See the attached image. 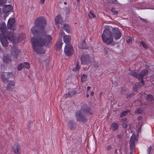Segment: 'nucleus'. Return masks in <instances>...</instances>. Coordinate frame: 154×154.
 <instances>
[{"label":"nucleus","mask_w":154,"mask_h":154,"mask_svg":"<svg viewBox=\"0 0 154 154\" xmlns=\"http://www.w3.org/2000/svg\"><path fill=\"white\" fill-rule=\"evenodd\" d=\"M46 22L44 18L38 17L34 22V26L31 29L32 34L35 37L31 40L32 47L34 51L39 54H43L44 50L42 47L44 45L48 47L51 45L52 40L51 35H46L44 31Z\"/></svg>","instance_id":"obj_1"},{"label":"nucleus","mask_w":154,"mask_h":154,"mask_svg":"<svg viewBox=\"0 0 154 154\" xmlns=\"http://www.w3.org/2000/svg\"><path fill=\"white\" fill-rule=\"evenodd\" d=\"M107 28L104 29L102 35L103 42L106 44L110 45L113 42L112 32L110 31V26H108Z\"/></svg>","instance_id":"obj_2"},{"label":"nucleus","mask_w":154,"mask_h":154,"mask_svg":"<svg viewBox=\"0 0 154 154\" xmlns=\"http://www.w3.org/2000/svg\"><path fill=\"white\" fill-rule=\"evenodd\" d=\"M75 116L77 121L83 123L86 122L88 121L86 114L83 113L81 110H78L75 112Z\"/></svg>","instance_id":"obj_3"},{"label":"nucleus","mask_w":154,"mask_h":154,"mask_svg":"<svg viewBox=\"0 0 154 154\" xmlns=\"http://www.w3.org/2000/svg\"><path fill=\"white\" fill-rule=\"evenodd\" d=\"M1 79L2 81L4 83L8 82L9 80L14 79V75L12 72H3L1 75Z\"/></svg>","instance_id":"obj_4"},{"label":"nucleus","mask_w":154,"mask_h":154,"mask_svg":"<svg viewBox=\"0 0 154 154\" xmlns=\"http://www.w3.org/2000/svg\"><path fill=\"white\" fill-rule=\"evenodd\" d=\"M110 28H112V34L113 37L115 39L117 40L119 39L122 35V34L119 31V29L118 28L115 27L112 28L110 26Z\"/></svg>","instance_id":"obj_5"},{"label":"nucleus","mask_w":154,"mask_h":154,"mask_svg":"<svg viewBox=\"0 0 154 154\" xmlns=\"http://www.w3.org/2000/svg\"><path fill=\"white\" fill-rule=\"evenodd\" d=\"M137 141L138 138L135 135H133V134L129 141L130 147L131 152L134 151L135 148V142H137Z\"/></svg>","instance_id":"obj_6"},{"label":"nucleus","mask_w":154,"mask_h":154,"mask_svg":"<svg viewBox=\"0 0 154 154\" xmlns=\"http://www.w3.org/2000/svg\"><path fill=\"white\" fill-rule=\"evenodd\" d=\"M81 109L86 115H91L92 114V110L91 107L88 105L84 104L81 107Z\"/></svg>","instance_id":"obj_7"},{"label":"nucleus","mask_w":154,"mask_h":154,"mask_svg":"<svg viewBox=\"0 0 154 154\" xmlns=\"http://www.w3.org/2000/svg\"><path fill=\"white\" fill-rule=\"evenodd\" d=\"M81 61L82 64H87L90 62L91 59L89 54H83L81 57Z\"/></svg>","instance_id":"obj_8"},{"label":"nucleus","mask_w":154,"mask_h":154,"mask_svg":"<svg viewBox=\"0 0 154 154\" xmlns=\"http://www.w3.org/2000/svg\"><path fill=\"white\" fill-rule=\"evenodd\" d=\"M64 52L68 56L72 54L73 48L70 45H65L64 47Z\"/></svg>","instance_id":"obj_9"},{"label":"nucleus","mask_w":154,"mask_h":154,"mask_svg":"<svg viewBox=\"0 0 154 154\" xmlns=\"http://www.w3.org/2000/svg\"><path fill=\"white\" fill-rule=\"evenodd\" d=\"M21 52V50L18 49L17 47H14L12 48L11 51V55L15 58H17L18 55Z\"/></svg>","instance_id":"obj_10"},{"label":"nucleus","mask_w":154,"mask_h":154,"mask_svg":"<svg viewBox=\"0 0 154 154\" xmlns=\"http://www.w3.org/2000/svg\"><path fill=\"white\" fill-rule=\"evenodd\" d=\"M14 19L13 18L9 19L8 21L7 26L8 29L11 31H14Z\"/></svg>","instance_id":"obj_11"},{"label":"nucleus","mask_w":154,"mask_h":154,"mask_svg":"<svg viewBox=\"0 0 154 154\" xmlns=\"http://www.w3.org/2000/svg\"><path fill=\"white\" fill-rule=\"evenodd\" d=\"M68 126L71 130H74L76 127V123L73 120H71L68 122Z\"/></svg>","instance_id":"obj_12"},{"label":"nucleus","mask_w":154,"mask_h":154,"mask_svg":"<svg viewBox=\"0 0 154 154\" xmlns=\"http://www.w3.org/2000/svg\"><path fill=\"white\" fill-rule=\"evenodd\" d=\"M13 7L11 5H6L3 7V12L5 14H7L9 12L11 11Z\"/></svg>","instance_id":"obj_13"},{"label":"nucleus","mask_w":154,"mask_h":154,"mask_svg":"<svg viewBox=\"0 0 154 154\" xmlns=\"http://www.w3.org/2000/svg\"><path fill=\"white\" fill-rule=\"evenodd\" d=\"M7 36L8 40H9L10 41L14 43H15L16 42L14 40V35L13 32H9L7 33Z\"/></svg>","instance_id":"obj_14"},{"label":"nucleus","mask_w":154,"mask_h":154,"mask_svg":"<svg viewBox=\"0 0 154 154\" xmlns=\"http://www.w3.org/2000/svg\"><path fill=\"white\" fill-rule=\"evenodd\" d=\"M136 8L138 9H154V8H147L146 7L144 4L142 3H138L136 5Z\"/></svg>","instance_id":"obj_15"},{"label":"nucleus","mask_w":154,"mask_h":154,"mask_svg":"<svg viewBox=\"0 0 154 154\" xmlns=\"http://www.w3.org/2000/svg\"><path fill=\"white\" fill-rule=\"evenodd\" d=\"M11 61V59L10 56L8 54L3 55V61L5 63H9Z\"/></svg>","instance_id":"obj_16"},{"label":"nucleus","mask_w":154,"mask_h":154,"mask_svg":"<svg viewBox=\"0 0 154 154\" xmlns=\"http://www.w3.org/2000/svg\"><path fill=\"white\" fill-rule=\"evenodd\" d=\"M55 22L56 23L60 24H63L64 20H63L61 17L60 15H57L56 16L55 18Z\"/></svg>","instance_id":"obj_17"},{"label":"nucleus","mask_w":154,"mask_h":154,"mask_svg":"<svg viewBox=\"0 0 154 154\" xmlns=\"http://www.w3.org/2000/svg\"><path fill=\"white\" fill-rule=\"evenodd\" d=\"M14 84L12 81H9L7 85V88L8 91H12L14 88Z\"/></svg>","instance_id":"obj_18"},{"label":"nucleus","mask_w":154,"mask_h":154,"mask_svg":"<svg viewBox=\"0 0 154 154\" xmlns=\"http://www.w3.org/2000/svg\"><path fill=\"white\" fill-rule=\"evenodd\" d=\"M70 40V37L68 35H65L63 37V41L66 45H70L69 43Z\"/></svg>","instance_id":"obj_19"},{"label":"nucleus","mask_w":154,"mask_h":154,"mask_svg":"<svg viewBox=\"0 0 154 154\" xmlns=\"http://www.w3.org/2000/svg\"><path fill=\"white\" fill-rule=\"evenodd\" d=\"M0 30L2 33H5L6 32V24L5 22H2L0 24Z\"/></svg>","instance_id":"obj_20"},{"label":"nucleus","mask_w":154,"mask_h":154,"mask_svg":"<svg viewBox=\"0 0 154 154\" xmlns=\"http://www.w3.org/2000/svg\"><path fill=\"white\" fill-rule=\"evenodd\" d=\"M13 149L15 153L17 154H18L19 153V150L20 149V145L17 143H15L13 147Z\"/></svg>","instance_id":"obj_21"},{"label":"nucleus","mask_w":154,"mask_h":154,"mask_svg":"<svg viewBox=\"0 0 154 154\" xmlns=\"http://www.w3.org/2000/svg\"><path fill=\"white\" fill-rule=\"evenodd\" d=\"M63 42L62 39H60L57 41L56 43V48L57 50H60L62 47Z\"/></svg>","instance_id":"obj_22"},{"label":"nucleus","mask_w":154,"mask_h":154,"mask_svg":"<svg viewBox=\"0 0 154 154\" xmlns=\"http://www.w3.org/2000/svg\"><path fill=\"white\" fill-rule=\"evenodd\" d=\"M148 73V70L146 69H144L141 71L140 73L139 74V76L141 78H143L144 76H146Z\"/></svg>","instance_id":"obj_23"},{"label":"nucleus","mask_w":154,"mask_h":154,"mask_svg":"<svg viewBox=\"0 0 154 154\" xmlns=\"http://www.w3.org/2000/svg\"><path fill=\"white\" fill-rule=\"evenodd\" d=\"M111 129L113 131H115L118 130V126L117 124L116 123H113L111 124Z\"/></svg>","instance_id":"obj_24"},{"label":"nucleus","mask_w":154,"mask_h":154,"mask_svg":"<svg viewBox=\"0 0 154 154\" xmlns=\"http://www.w3.org/2000/svg\"><path fill=\"white\" fill-rule=\"evenodd\" d=\"M130 112V111L129 110H126L122 111L120 114V117L122 118L125 116Z\"/></svg>","instance_id":"obj_25"},{"label":"nucleus","mask_w":154,"mask_h":154,"mask_svg":"<svg viewBox=\"0 0 154 154\" xmlns=\"http://www.w3.org/2000/svg\"><path fill=\"white\" fill-rule=\"evenodd\" d=\"M129 74L131 76L134 77L137 79H138L140 77L139 76V74L138 75L137 72H136L133 71L129 73Z\"/></svg>","instance_id":"obj_26"},{"label":"nucleus","mask_w":154,"mask_h":154,"mask_svg":"<svg viewBox=\"0 0 154 154\" xmlns=\"http://www.w3.org/2000/svg\"><path fill=\"white\" fill-rule=\"evenodd\" d=\"M7 39V36L4 33L0 34V41L1 42H3V41H4Z\"/></svg>","instance_id":"obj_27"},{"label":"nucleus","mask_w":154,"mask_h":154,"mask_svg":"<svg viewBox=\"0 0 154 154\" xmlns=\"http://www.w3.org/2000/svg\"><path fill=\"white\" fill-rule=\"evenodd\" d=\"M63 29L68 33H69V25L66 23L64 24L63 26Z\"/></svg>","instance_id":"obj_28"},{"label":"nucleus","mask_w":154,"mask_h":154,"mask_svg":"<svg viewBox=\"0 0 154 154\" xmlns=\"http://www.w3.org/2000/svg\"><path fill=\"white\" fill-rule=\"evenodd\" d=\"M81 48L82 49H86L87 48V46H86L85 39L83 40L81 44Z\"/></svg>","instance_id":"obj_29"},{"label":"nucleus","mask_w":154,"mask_h":154,"mask_svg":"<svg viewBox=\"0 0 154 154\" xmlns=\"http://www.w3.org/2000/svg\"><path fill=\"white\" fill-rule=\"evenodd\" d=\"M146 98L148 101H152L153 99V96L151 94H148L146 95Z\"/></svg>","instance_id":"obj_30"},{"label":"nucleus","mask_w":154,"mask_h":154,"mask_svg":"<svg viewBox=\"0 0 154 154\" xmlns=\"http://www.w3.org/2000/svg\"><path fill=\"white\" fill-rule=\"evenodd\" d=\"M23 68L25 67L27 69H29L30 67L29 63L27 62H24L23 63Z\"/></svg>","instance_id":"obj_31"},{"label":"nucleus","mask_w":154,"mask_h":154,"mask_svg":"<svg viewBox=\"0 0 154 154\" xmlns=\"http://www.w3.org/2000/svg\"><path fill=\"white\" fill-rule=\"evenodd\" d=\"M88 16L90 18L92 19L95 17V16L92 12L91 10H90L89 13L88 14Z\"/></svg>","instance_id":"obj_32"},{"label":"nucleus","mask_w":154,"mask_h":154,"mask_svg":"<svg viewBox=\"0 0 154 154\" xmlns=\"http://www.w3.org/2000/svg\"><path fill=\"white\" fill-rule=\"evenodd\" d=\"M23 68V63H21L19 64L17 67V69L18 71H20Z\"/></svg>","instance_id":"obj_33"},{"label":"nucleus","mask_w":154,"mask_h":154,"mask_svg":"<svg viewBox=\"0 0 154 154\" xmlns=\"http://www.w3.org/2000/svg\"><path fill=\"white\" fill-rule=\"evenodd\" d=\"M87 77V75L83 74L81 77V81L82 82H85L86 80V79Z\"/></svg>","instance_id":"obj_34"},{"label":"nucleus","mask_w":154,"mask_h":154,"mask_svg":"<svg viewBox=\"0 0 154 154\" xmlns=\"http://www.w3.org/2000/svg\"><path fill=\"white\" fill-rule=\"evenodd\" d=\"M140 86V85L139 84H136L133 87V90L135 91H137L138 88Z\"/></svg>","instance_id":"obj_35"},{"label":"nucleus","mask_w":154,"mask_h":154,"mask_svg":"<svg viewBox=\"0 0 154 154\" xmlns=\"http://www.w3.org/2000/svg\"><path fill=\"white\" fill-rule=\"evenodd\" d=\"M75 93L76 92L75 91L71 90L68 92V94L69 97H71L75 95Z\"/></svg>","instance_id":"obj_36"},{"label":"nucleus","mask_w":154,"mask_h":154,"mask_svg":"<svg viewBox=\"0 0 154 154\" xmlns=\"http://www.w3.org/2000/svg\"><path fill=\"white\" fill-rule=\"evenodd\" d=\"M80 68V66L78 63H77L75 67L72 69V71L74 72L77 71Z\"/></svg>","instance_id":"obj_37"},{"label":"nucleus","mask_w":154,"mask_h":154,"mask_svg":"<svg viewBox=\"0 0 154 154\" xmlns=\"http://www.w3.org/2000/svg\"><path fill=\"white\" fill-rule=\"evenodd\" d=\"M111 11L113 15H117L118 14V11H116L114 8H112L111 9Z\"/></svg>","instance_id":"obj_38"},{"label":"nucleus","mask_w":154,"mask_h":154,"mask_svg":"<svg viewBox=\"0 0 154 154\" xmlns=\"http://www.w3.org/2000/svg\"><path fill=\"white\" fill-rule=\"evenodd\" d=\"M2 45L4 47H6L8 45V43L7 42V39L3 41V42H1Z\"/></svg>","instance_id":"obj_39"},{"label":"nucleus","mask_w":154,"mask_h":154,"mask_svg":"<svg viewBox=\"0 0 154 154\" xmlns=\"http://www.w3.org/2000/svg\"><path fill=\"white\" fill-rule=\"evenodd\" d=\"M143 110L140 108H139L135 111V113L137 114H140L142 113Z\"/></svg>","instance_id":"obj_40"},{"label":"nucleus","mask_w":154,"mask_h":154,"mask_svg":"<svg viewBox=\"0 0 154 154\" xmlns=\"http://www.w3.org/2000/svg\"><path fill=\"white\" fill-rule=\"evenodd\" d=\"M126 42L128 43H131L132 42V38L130 36H128L126 38Z\"/></svg>","instance_id":"obj_41"},{"label":"nucleus","mask_w":154,"mask_h":154,"mask_svg":"<svg viewBox=\"0 0 154 154\" xmlns=\"http://www.w3.org/2000/svg\"><path fill=\"white\" fill-rule=\"evenodd\" d=\"M135 95V94L134 93H131L130 94H128L126 97V98L127 99L131 98V97L134 96Z\"/></svg>","instance_id":"obj_42"},{"label":"nucleus","mask_w":154,"mask_h":154,"mask_svg":"<svg viewBox=\"0 0 154 154\" xmlns=\"http://www.w3.org/2000/svg\"><path fill=\"white\" fill-rule=\"evenodd\" d=\"M140 43L143 48H148V46L143 41H141L140 42Z\"/></svg>","instance_id":"obj_43"},{"label":"nucleus","mask_w":154,"mask_h":154,"mask_svg":"<svg viewBox=\"0 0 154 154\" xmlns=\"http://www.w3.org/2000/svg\"><path fill=\"white\" fill-rule=\"evenodd\" d=\"M142 83V84L143 85H144L145 84V83H144L143 80V78L140 77L138 79Z\"/></svg>","instance_id":"obj_44"},{"label":"nucleus","mask_w":154,"mask_h":154,"mask_svg":"<svg viewBox=\"0 0 154 154\" xmlns=\"http://www.w3.org/2000/svg\"><path fill=\"white\" fill-rule=\"evenodd\" d=\"M126 91L127 89L126 88H122L121 91V93L122 94H123L126 92Z\"/></svg>","instance_id":"obj_45"},{"label":"nucleus","mask_w":154,"mask_h":154,"mask_svg":"<svg viewBox=\"0 0 154 154\" xmlns=\"http://www.w3.org/2000/svg\"><path fill=\"white\" fill-rule=\"evenodd\" d=\"M64 11L65 13L67 14V15H68V14H69V13L70 12V10L69 9L67 8H65Z\"/></svg>","instance_id":"obj_46"},{"label":"nucleus","mask_w":154,"mask_h":154,"mask_svg":"<svg viewBox=\"0 0 154 154\" xmlns=\"http://www.w3.org/2000/svg\"><path fill=\"white\" fill-rule=\"evenodd\" d=\"M5 0H0V5L3 6L5 4Z\"/></svg>","instance_id":"obj_47"},{"label":"nucleus","mask_w":154,"mask_h":154,"mask_svg":"<svg viewBox=\"0 0 154 154\" xmlns=\"http://www.w3.org/2000/svg\"><path fill=\"white\" fill-rule=\"evenodd\" d=\"M122 127L124 128H126L128 127L127 124L126 123H124L122 124Z\"/></svg>","instance_id":"obj_48"},{"label":"nucleus","mask_w":154,"mask_h":154,"mask_svg":"<svg viewBox=\"0 0 154 154\" xmlns=\"http://www.w3.org/2000/svg\"><path fill=\"white\" fill-rule=\"evenodd\" d=\"M111 3L116 4L117 3V0H111Z\"/></svg>","instance_id":"obj_49"},{"label":"nucleus","mask_w":154,"mask_h":154,"mask_svg":"<svg viewBox=\"0 0 154 154\" xmlns=\"http://www.w3.org/2000/svg\"><path fill=\"white\" fill-rule=\"evenodd\" d=\"M152 149V147L150 146L149 148H148L147 149V152L148 153V154H149L150 152Z\"/></svg>","instance_id":"obj_50"},{"label":"nucleus","mask_w":154,"mask_h":154,"mask_svg":"<svg viewBox=\"0 0 154 154\" xmlns=\"http://www.w3.org/2000/svg\"><path fill=\"white\" fill-rule=\"evenodd\" d=\"M112 148L111 146L109 145L106 147V149L107 150H110Z\"/></svg>","instance_id":"obj_51"},{"label":"nucleus","mask_w":154,"mask_h":154,"mask_svg":"<svg viewBox=\"0 0 154 154\" xmlns=\"http://www.w3.org/2000/svg\"><path fill=\"white\" fill-rule=\"evenodd\" d=\"M142 117L141 116H139L137 117V119L138 120H140L142 119Z\"/></svg>","instance_id":"obj_52"},{"label":"nucleus","mask_w":154,"mask_h":154,"mask_svg":"<svg viewBox=\"0 0 154 154\" xmlns=\"http://www.w3.org/2000/svg\"><path fill=\"white\" fill-rule=\"evenodd\" d=\"M117 137L118 138L120 139L121 137V135L119 134H118L117 135Z\"/></svg>","instance_id":"obj_53"},{"label":"nucleus","mask_w":154,"mask_h":154,"mask_svg":"<svg viewBox=\"0 0 154 154\" xmlns=\"http://www.w3.org/2000/svg\"><path fill=\"white\" fill-rule=\"evenodd\" d=\"M45 0H40V2L41 4H43L45 1Z\"/></svg>","instance_id":"obj_54"},{"label":"nucleus","mask_w":154,"mask_h":154,"mask_svg":"<svg viewBox=\"0 0 154 154\" xmlns=\"http://www.w3.org/2000/svg\"><path fill=\"white\" fill-rule=\"evenodd\" d=\"M104 52L106 54H107L108 53V51L106 49H105L104 50Z\"/></svg>","instance_id":"obj_55"},{"label":"nucleus","mask_w":154,"mask_h":154,"mask_svg":"<svg viewBox=\"0 0 154 154\" xmlns=\"http://www.w3.org/2000/svg\"><path fill=\"white\" fill-rule=\"evenodd\" d=\"M141 20L143 22H147L146 20L144 19H143V18H142Z\"/></svg>","instance_id":"obj_56"},{"label":"nucleus","mask_w":154,"mask_h":154,"mask_svg":"<svg viewBox=\"0 0 154 154\" xmlns=\"http://www.w3.org/2000/svg\"><path fill=\"white\" fill-rule=\"evenodd\" d=\"M90 88H91V87L90 86H88L87 87V91H88L89 90H90Z\"/></svg>","instance_id":"obj_57"},{"label":"nucleus","mask_w":154,"mask_h":154,"mask_svg":"<svg viewBox=\"0 0 154 154\" xmlns=\"http://www.w3.org/2000/svg\"><path fill=\"white\" fill-rule=\"evenodd\" d=\"M94 92L93 91H92L91 93V96H93L94 95Z\"/></svg>","instance_id":"obj_58"},{"label":"nucleus","mask_w":154,"mask_h":154,"mask_svg":"<svg viewBox=\"0 0 154 154\" xmlns=\"http://www.w3.org/2000/svg\"><path fill=\"white\" fill-rule=\"evenodd\" d=\"M122 120L124 121H126L127 119L125 118H123V119H122Z\"/></svg>","instance_id":"obj_59"},{"label":"nucleus","mask_w":154,"mask_h":154,"mask_svg":"<svg viewBox=\"0 0 154 154\" xmlns=\"http://www.w3.org/2000/svg\"><path fill=\"white\" fill-rule=\"evenodd\" d=\"M89 95L88 94V93L86 94V97H89Z\"/></svg>","instance_id":"obj_60"},{"label":"nucleus","mask_w":154,"mask_h":154,"mask_svg":"<svg viewBox=\"0 0 154 154\" xmlns=\"http://www.w3.org/2000/svg\"><path fill=\"white\" fill-rule=\"evenodd\" d=\"M138 17L139 18V19H140L141 20H142V19L143 18H142L140 16H138Z\"/></svg>","instance_id":"obj_61"},{"label":"nucleus","mask_w":154,"mask_h":154,"mask_svg":"<svg viewBox=\"0 0 154 154\" xmlns=\"http://www.w3.org/2000/svg\"><path fill=\"white\" fill-rule=\"evenodd\" d=\"M138 17L139 18V19H140L141 20H142V19L143 18H142L140 16H138Z\"/></svg>","instance_id":"obj_62"},{"label":"nucleus","mask_w":154,"mask_h":154,"mask_svg":"<svg viewBox=\"0 0 154 154\" xmlns=\"http://www.w3.org/2000/svg\"><path fill=\"white\" fill-rule=\"evenodd\" d=\"M138 17L139 18V19H140L141 20H142V19L143 18H142L140 16H138Z\"/></svg>","instance_id":"obj_63"},{"label":"nucleus","mask_w":154,"mask_h":154,"mask_svg":"<svg viewBox=\"0 0 154 154\" xmlns=\"http://www.w3.org/2000/svg\"><path fill=\"white\" fill-rule=\"evenodd\" d=\"M115 152L116 153H117V149H116L115 151Z\"/></svg>","instance_id":"obj_64"}]
</instances>
